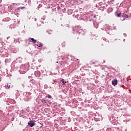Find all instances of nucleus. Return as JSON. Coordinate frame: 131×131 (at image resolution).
I'll use <instances>...</instances> for the list:
<instances>
[{"instance_id":"obj_1","label":"nucleus","mask_w":131,"mask_h":131,"mask_svg":"<svg viewBox=\"0 0 131 131\" xmlns=\"http://www.w3.org/2000/svg\"><path fill=\"white\" fill-rule=\"evenodd\" d=\"M28 125H29V126H30L31 127H32L34 126V125H35V123L34 122V121L31 120L28 122Z\"/></svg>"},{"instance_id":"obj_2","label":"nucleus","mask_w":131,"mask_h":131,"mask_svg":"<svg viewBox=\"0 0 131 131\" xmlns=\"http://www.w3.org/2000/svg\"><path fill=\"white\" fill-rule=\"evenodd\" d=\"M28 41L29 42H33V43H36V40L33 38H30L28 39Z\"/></svg>"},{"instance_id":"obj_3","label":"nucleus","mask_w":131,"mask_h":131,"mask_svg":"<svg viewBox=\"0 0 131 131\" xmlns=\"http://www.w3.org/2000/svg\"><path fill=\"white\" fill-rule=\"evenodd\" d=\"M118 82H117V80H115L114 81H112V84L113 85H117Z\"/></svg>"},{"instance_id":"obj_4","label":"nucleus","mask_w":131,"mask_h":131,"mask_svg":"<svg viewBox=\"0 0 131 131\" xmlns=\"http://www.w3.org/2000/svg\"><path fill=\"white\" fill-rule=\"evenodd\" d=\"M96 63H97V61H95V60H91L90 62V65H93L94 64H96Z\"/></svg>"},{"instance_id":"obj_5","label":"nucleus","mask_w":131,"mask_h":131,"mask_svg":"<svg viewBox=\"0 0 131 131\" xmlns=\"http://www.w3.org/2000/svg\"><path fill=\"white\" fill-rule=\"evenodd\" d=\"M47 97L48 99H52V96L50 95L49 94L47 95Z\"/></svg>"},{"instance_id":"obj_6","label":"nucleus","mask_w":131,"mask_h":131,"mask_svg":"<svg viewBox=\"0 0 131 131\" xmlns=\"http://www.w3.org/2000/svg\"><path fill=\"white\" fill-rule=\"evenodd\" d=\"M23 9H25V7H19V8H18L17 9V10H20V9L23 10Z\"/></svg>"},{"instance_id":"obj_7","label":"nucleus","mask_w":131,"mask_h":131,"mask_svg":"<svg viewBox=\"0 0 131 131\" xmlns=\"http://www.w3.org/2000/svg\"><path fill=\"white\" fill-rule=\"evenodd\" d=\"M61 81L62 82V84H65V83H66V81H64V79H62Z\"/></svg>"},{"instance_id":"obj_8","label":"nucleus","mask_w":131,"mask_h":131,"mask_svg":"<svg viewBox=\"0 0 131 131\" xmlns=\"http://www.w3.org/2000/svg\"><path fill=\"white\" fill-rule=\"evenodd\" d=\"M41 47H42V44H41V43H39V45L38 46V48H41Z\"/></svg>"},{"instance_id":"obj_9","label":"nucleus","mask_w":131,"mask_h":131,"mask_svg":"<svg viewBox=\"0 0 131 131\" xmlns=\"http://www.w3.org/2000/svg\"><path fill=\"white\" fill-rule=\"evenodd\" d=\"M121 15V13H118V14L117 15V17H120Z\"/></svg>"},{"instance_id":"obj_10","label":"nucleus","mask_w":131,"mask_h":131,"mask_svg":"<svg viewBox=\"0 0 131 131\" xmlns=\"http://www.w3.org/2000/svg\"><path fill=\"white\" fill-rule=\"evenodd\" d=\"M7 86L8 89H10V86L9 84H7Z\"/></svg>"},{"instance_id":"obj_11","label":"nucleus","mask_w":131,"mask_h":131,"mask_svg":"<svg viewBox=\"0 0 131 131\" xmlns=\"http://www.w3.org/2000/svg\"><path fill=\"white\" fill-rule=\"evenodd\" d=\"M124 17H126V18H128V15H127V14H125Z\"/></svg>"},{"instance_id":"obj_12","label":"nucleus","mask_w":131,"mask_h":131,"mask_svg":"<svg viewBox=\"0 0 131 131\" xmlns=\"http://www.w3.org/2000/svg\"><path fill=\"white\" fill-rule=\"evenodd\" d=\"M129 66H130L129 64H127L126 66L127 68H129Z\"/></svg>"},{"instance_id":"obj_13","label":"nucleus","mask_w":131,"mask_h":131,"mask_svg":"<svg viewBox=\"0 0 131 131\" xmlns=\"http://www.w3.org/2000/svg\"><path fill=\"white\" fill-rule=\"evenodd\" d=\"M41 102H42V103H43V102H46V100L45 99H42Z\"/></svg>"},{"instance_id":"obj_14","label":"nucleus","mask_w":131,"mask_h":131,"mask_svg":"<svg viewBox=\"0 0 131 131\" xmlns=\"http://www.w3.org/2000/svg\"><path fill=\"white\" fill-rule=\"evenodd\" d=\"M54 82H56V81L53 80Z\"/></svg>"},{"instance_id":"obj_15","label":"nucleus","mask_w":131,"mask_h":131,"mask_svg":"<svg viewBox=\"0 0 131 131\" xmlns=\"http://www.w3.org/2000/svg\"><path fill=\"white\" fill-rule=\"evenodd\" d=\"M73 1H75V0H73Z\"/></svg>"}]
</instances>
